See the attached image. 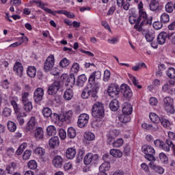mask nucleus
Instances as JSON below:
<instances>
[{"instance_id":"obj_17","label":"nucleus","mask_w":175,"mask_h":175,"mask_svg":"<svg viewBox=\"0 0 175 175\" xmlns=\"http://www.w3.org/2000/svg\"><path fill=\"white\" fill-rule=\"evenodd\" d=\"M52 163L55 167H62V165H64V159L59 155H56L54 157Z\"/></svg>"},{"instance_id":"obj_59","label":"nucleus","mask_w":175,"mask_h":175,"mask_svg":"<svg viewBox=\"0 0 175 175\" xmlns=\"http://www.w3.org/2000/svg\"><path fill=\"white\" fill-rule=\"evenodd\" d=\"M167 76H168L170 79H174L175 69L174 68H170L167 71Z\"/></svg>"},{"instance_id":"obj_1","label":"nucleus","mask_w":175,"mask_h":175,"mask_svg":"<svg viewBox=\"0 0 175 175\" xmlns=\"http://www.w3.org/2000/svg\"><path fill=\"white\" fill-rule=\"evenodd\" d=\"M92 114L96 120L93 121L92 125L97 126L99 128L103 124L102 121V118H103V116H105V107L102 103H96L92 109Z\"/></svg>"},{"instance_id":"obj_33","label":"nucleus","mask_w":175,"mask_h":175,"mask_svg":"<svg viewBox=\"0 0 175 175\" xmlns=\"http://www.w3.org/2000/svg\"><path fill=\"white\" fill-rule=\"evenodd\" d=\"M122 113L126 116L132 114V105L131 104H126L122 108Z\"/></svg>"},{"instance_id":"obj_35","label":"nucleus","mask_w":175,"mask_h":175,"mask_svg":"<svg viewBox=\"0 0 175 175\" xmlns=\"http://www.w3.org/2000/svg\"><path fill=\"white\" fill-rule=\"evenodd\" d=\"M149 118L153 124H159V121H161V118L158 115L154 113H150L149 115Z\"/></svg>"},{"instance_id":"obj_27","label":"nucleus","mask_w":175,"mask_h":175,"mask_svg":"<svg viewBox=\"0 0 175 175\" xmlns=\"http://www.w3.org/2000/svg\"><path fill=\"white\" fill-rule=\"evenodd\" d=\"M87 81V77L85 75L83 74L79 76L78 79L77 81V85L78 87H83L84 85V83Z\"/></svg>"},{"instance_id":"obj_41","label":"nucleus","mask_w":175,"mask_h":175,"mask_svg":"<svg viewBox=\"0 0 175 175\" xmlns=\"http://www.w3.org/2000/svg\"><path fill=\"white\" fill-rule=\"evenodd\" d=\"M129 77L131 80L133 84H134L135 87L138 88V90H142V85H139V80H137L135 77L133 76L131 74H129Z\"/></svg>"},{"instance_id":"obj_58","label":"nucleus","mask_w":175,"mask_h":175,"mask_svg":"<svg viewBox=\"0 0 175 175\" xmlns=\"http://www.w3.org/2000/svg\"><path fill=\"white\" fill-rule=\"evenodd\" d=\"M159 158H160L161 161L163 163L166 164L169 161V159L167 158V156H166V154L163 152L160 153Z\"/></svg>"},{"instance_id":"obj_48","label":"nucleus","mask_w":175,"mask_h":175,"mask_svg":"<svg viewBox=\"0 0 175 175\" xmlns=\"http://www.w3.org/2000/svg\"><path fill=\"white\" fill-rule=\"evenodd\" d=\"M118 120L119 121H120V122L126 123L131 121V118L124 113L123 115H120L118 116Z\"/></svg>"},{"instance_id":"obj_53","label":"nucleus","mask_w":175,"mask_h":175,"mask_svg":"<svg viewBox=\"0 0 175 175\" xmlns=\"http://www.w3.org/2000/svg\"><path fill=\"white\" fill-rule=\"evenodd\" d=\"M70 64V62L66 57H64L63 59H62L59 62V66L61 68H67V66H69Z\"/></svg>"},{"instance_id":"obj_15","label":"nucleus","mask_w":175,"mask_h":175,"mask_svg":"<svg viewBox=\"0 0 175 175\" xmlns=\"http://www.w3.org/2000/svg\"><path fill=\"white\" fill-rule=\"evenodd\" d=\"M167 38H170V35H169V33L165 31L159 33L157 38V43L161 45L165 44V43H166V39H167Z\"/></svg>"},{"instance_id":"obj_56","label":"nucleus","mask_w":175,"mask_h":175,"mask_svg":"<svg viewBox=\"0 0 175 175\" xmlns=\"http://www.w3.org/2000/svg\"><path fill=\"white\" fill-rule=\"evenodd\" d=\"M11 105L14 108V110L16 113V114H18V113H20V107H18V104H17V103L14 100H11Z\"/></svg>"},{"instance_id":"obj_10","label":"nucleus","mask_w":175,"mask_h":175,"mask_svg":"<svg viewBox=\"0 0 175 175\" xmlns=\"http://www.w3.org/2000/svg\"><path fill=\"white\" fill-rule=\"evenodd\" d=\"M61 89V83L59 81H55L48 88L47 92L49 95H56L57 92Z\"/></svg>"},{"instance_id":"obj_3","label":"nucleus","mask_w":175,"mask_h":175,"mask_svg":"<svg viewBox=\"0 0 175 175\" xmlns=\"http://www.w3.org/2000/svg\"><path fill=\"white\" fill-rule=\"evenodd\" d=\"M138 18L141 23L139 27H137V25L135 26L136 30L138 32H143L145 27H150L152 24V17L148 18V15H147L146 11L139 12Z\"/></svg>"},{"instance_id":"obj_29","label":"nucleus","mask_w":175,"mask_h":175,"mask_svg":"<svg viewBox=\"0 0 175 175\" xmlns=\"http://www.w3.org/2000/svg\"><path fill=\"white\" fill-rule=\"evenodd\" d=\"M109 107L112 111H117L120 107V103H118V100L114 99L113 100L110 104Z\"/></svg>"},{"instance_id":"obj_30","label":"nucleus","mask_w":175,"mask_h":175,"mask_svg":"<svg viewBox=\"0 0 175 175\" xmlns=\"http://www.w3.org/2000/svg\"><path fill=\"white\" fill-rule=\"evenodd\" d=\"M27 73L29 77H35L36 76V68L35 66H29L27 68Z\"/></svg>"},{"instance_id":"obj_44","label":"nucleus","mask_w":175,"mask_h":175,"mask_svg":"<svg viewBox=\"0 0 175 175\" xmlns=\"http://www.w3.org/2000/svg\"><path fill=\"white\" fill-rule=\"evenodd\" d=\"M67 136L70 137V139H75V137H76V129H73V127L68 128Z\"/></svg>"},{"instance_id":"obj_13","label":"nucleus","mask_w":175,"mask_h":175,"mask_svg":"<svg viewBox=\"0 0 175 175\" xmlns=\"http://www.w3.org/2000/svg\"><path fill=\"white\" fill-rule=\"evenodd\" d=\"M44 95V90L42 88H38L34 92V100L36 103H39L42 99Z\"/></svg>"},{"instance_id":"obj_62","label":"nucleus","mask_w":175,"mask_h":175,"mask_svg":"<svg viewBox=\"0 0 175 175\" xmlns=\"http://www.w3.org/2000/svg\"><path fill=\"white\" fill-rule=\"evenodd\" d=\"M110 70H105L104 72V77H103V80L104 81H109V80H110Z\"/></svg>"},{"instance_id":"obj_16","label":"nucleus","mask_w":175,"mask_h":175,"mask_svg":"<svg viewBox=\"0 0 175 175\" xmlns=\"http://www.w3.org/2000/svg\"><path fill=\"white\" fill-rule=\"evenodd\" d=\"M73 117V111L69 110L63 115H61L62 122H66L69 124L72 121Z\"/></svg>"},{"instance_id":"obj_21","label":"nucleus","mask_w":175,"mask_h":175,"mask_svg":"<svg viewBox=\"0 0 175 175\" xmlns=\"http://www.w3.org/2000/svg\"><path fill=\"white\" fill-rule=\"evenodd\" d=\"M34 137L36 139V140L43 139V137H44V132L43 131V129L41 127L37 128L34 132Z\"/></svg>"},{"instance_id":"obj_34","label":"nucleus","mask_w":175,"mask_h":175,"mask_svg":"<svg viewBox=\"0 0 175 175\" xmlns=\"http://www.w3.org/2000/svg\"><path fill=\"white\" fill-rule=\"evenodd\" d=\"M64 98L66 100H70L73 98V90L68 88L64 92Z\"/></svg>"},{"instance_id":"obj_61","label":"nucleus","mask_w":175,"mask_h":175,"mask_svg":"<svg viewBox=\"0 0 175 175\" xmlns=\"http://www.w3.org/2000/svg\"><path fill=\"white\" fill-rule=\"evenodd\" d=\"M59 136L62 140H65L66 139V131L64 129H59Z\"/></svg>"},{"instance_id":"obj_24","label":"nucleus","mask_w":175,"mask_h":175,"mask_svg":"<svg viewBox=\"0 0 175 175\" xmlns=\"http://www.w3.org/2000/svg\"><path fill=\"white\" fill-rule=\"evenodd\" d=\"M66 157L68 159H73L76 157V149L74 148H68L66 151Z\"/></svg>"},{"instance_id":"obj_55","label":"nucleus","mask_w":175,"mask_h":175,"mask_svg":"<svg viewBox=\"0 0 175 175\" xmlns=\"http://www.w3.org/2000/svg\"><path fill=\"white\" fill-rule=\"evenodd\" d=\"M2 115L3 117H10V116H12V109L5 107L2 111Z\"/></svg>"},{"instance_id":"obj_23","label":"nucleus","mask_w":175,"mask_h":175,"mask_svg":"<svg viewBox=\"0 0 175 175\" xmlns=\"http://www.w3.org/2000/svg\"><path fill=\"white\" fill-rule=\"evenodd\" d=\"M146 29H144V31H142V33H145V38L147 42H151L155 38V33L150 31H147L146 33Z\"/></svg>"},{"instance_id":"obj_37","label":"nucleus","mask_w":175,"mask_h":175,"mask_svg":"<svg viewBox=\"0 0 175 175\" xmlns=\"http://www.w3.org/2000/svg\"><path fill=\"white\" fill-rule=\"evenodd\" d=\"M149 6L152 12H155L156 10H158V8H159V1L157 0H152L150 2Z\"/></svg>"},{"instance_id":"obj_8","label":"nucleus","mask_w":175,"mask_h":175,"mask_svg":"<svg viewBox=\"0 0 175 175\" xmlns=\"http://www.w3.org/2000/svg\"><path fill=\"white\" fill-rule=\"evenodd\" d=\"M90 121V116L87 113H81L78 118L77 125L79 128H85L88 125Z\"/></svg>"},{"instance_id":"obj_26","label":"nucleus","mask_w":175,"mask_h":175,"mask_svg":"<svg viewBox=\"0 0 175 175\" xmlns=\"http://www.w3.org/2000/svg\"><path fill=\"white\" fill-rule=\"evenodd\" d=\"M75 83H76V79L75 78V75H70V76L67 78L66 83H64L66 87H72Z\"/></svg>"},{"instance_id":"obj_39","label":"nucleus","mask_w":175,"mask_h":175,"mask_svg":"<svg viewBox=\"0 0 175 175\" xmlns=\"http://www.w3.org/2000/svg\"><path fill=\"white\" fill-rule=\"evenodd\" d=\"M80 70V65L78 63H74L70 69L71 75L79 73Z\"/></svg>"},{"instance_id":"obj_36","label":"nucleus","mask_w":175,"mask_h":175,"mask_svg":"<svg viewBox=\"0 0 175 175\" xmlns=\"http://www.w3.org/2000/svg\"><path fill=\"white\" fill-rule=\"evenodd\" d=\"M46 133L49 136H55L57 135V129L54 126H49L46 129Z\"/></svg>"},{"instance_id":"obj_38","label":"nucleus","mask_w":175,"mask_h":175,"mask_svg":"<svg viewBox=\"0 0 175 175\" xmlns=\"http://www.w3.org/2000/svg\"><path fill=\"white\" fill-rule=\"evenodd\" d=\"M22 103H27L29 101V92H23L22 96L21 99Z\"/></svg>"},{"instance_id":"obj_12","label":"nucleus","mask_w":175,"mask_h":175,"mask_svg":"<svg viewBox=\"0 0 175 175\" xmlns=\"http://www.w3.org/2000/svg\"><path fill=\"white\" fill-rule=\"evenodd\" d=\"M170 148L172 150H175V145L173 144V142H172V139H166L165 143L163 142V144L161 145V150H163V151H166V152H170Z\"/></svg>"},{"instance_id":"obj_45","label":"nucleus","mask_w":175,"mask_h":175,"mask_svg":"<svg viewBox=\"0 0 175 175\" xmlns=\"http://www.w3.org/2000/svg\"><path fill=\"white\" fill-rule=\"evenodd\" d=\"M23 109L25 111H27V113H29L31 110H32V103L31 101H29L27 103H23Z\"/></svg>"},{"instance_id":"obj_20","label":"nucleus","mask_w":175,"mask_h":175,"mask_svg":"<svg viewBox=\"0 0 175 175\" xmlns=\"http://www.w3.org/2000/svg\"><path fill=\"white\" fill-rule=\"evenodd\" d=\"M35 120L36 118L33 116L30 118L26 126L27 132H31L35 129V125H36V121Z\"/></svg>"},{"instance_id":"obj_46","label":"nucleus","mask_w":175,"mask_h":175,"mask_svg":"<svg viewBox=\"0 0 175 175\" xmlns=\"http://www.w3.org/2000/svg\"><path fill=\"white\" fill-rule=\"evenodd\" d=\"M170 21V16L167 13H163L161 16V22L163 24H167Z\"/></svg>"},{"instance_id":"obj_14","label":"nucleus","mask_w":175,"mask_h":175,"mask_svg":"<svg viewBox=\"0 0 175 175\" xmlns=\"http://www.w3.org/2000/svg\"><path fill=\"white\" fill-rule=\"evenodd\" d=\"M92 89L90 90H88V89H84L81 93V98H83V99H88V98H90V95H91V99L93 102H96V100H98V98H96L95 100L94 99V96H92V94H94V92H95V90H94V89H92V88H91Z\"/></svg>"},{"instance_id":"obj_22","label":"nucleus","mask_w":175,"mask_h":175,"mask_svg":"<svg viewBox=\"0 0 175 175\" xmlns=\"http://www.w3.org/2000/svg\"><path fill=\"white\" fill-rule=\"evenodd\" d=\"M98 158V155H94L92 153H88L85 157L83 162L85 165H90L94 159H96Z\"/></svg>"},{"instance_id":"obj_63","label":"nucleus","mask_w":175,"mask_h":175,"mask_svg":"<svg viewBox=\"0 0 175 175\" xmlns=\"http://www.w3.org/2000/svg\"><path fill=\"white\" fill-rule=\"evenodd\" d=\"M163 25H162V22L156 21L153 23V28L158 31V29H161Z\"/></svg>"},{"instance_id":"obj_40","label":"nucleus","mask_w":175,"mask_h":175,"mask_svg":"<svg viewBox=\"0 0 175 175\" xmlns=\"http://www.w3.org/2000/svg\"><path fill=\"white\" fill-rule=\"evenodd\" d=\"M110 169V163L105 161L104 162L100 167L99 171L100 172H108Z\"/></svg>"},{"instance_id":"obj_50","label":"nucleus","mask_w":175,"mask_h":175,"mask_svg":"<svg viewBox=\"0 0 175 175\" xmlns=\"http://www.w3.org/2000/svg\"><path fill=\"white\" fill-rule=\"evenodd\" d=\"M24 117H27V113H18L17 116V120L19 123V125H23L25 120Z\"/></svg>"},{"instance_id":"obj_32","label":"nucleus","mask_w":175,"mask_h":175,"mask_svg":"<svg viewBox=\"0 0 175 175\" xmlns=\"http://www.w3.org/2000/svg\"><path fill=\"white\" fill-rule=\"evenodd\" d=\"M109 153L114 158H121L122 157V152L118 149H111Z\"/></svg>"},{"instance_id":"obj_57","label":"nucleus","mask_w":175,"mask_h":175,"mask_svg":"<svg viewBox=\"0 0 175 175\" xmlns=\"http://www.w3.org/2000/svg\"><path fill=\"white\" fill-rule=\"evenodd\" d=\"M27 166H28L29 169L35 170V169H36V167H38V163H36V161L31 160V161H29Z\"/></svg>"},{"instance_id":"obj_7","label":"nucleus","mask_w":175,"mask_h":175,"mask_svg":"<svg viewBox=\"0 0 175 175\" xmlns=\"http://www.w3.org/2000/svg\"><path fill=\"white\" fill-rule=\"evenodd\" d=\"M30 3H31V5H33V3H35L36 6H38V8H40V9H42V10L46 12V13L52 14L53 16H55V14L53 12V10L46 8V6H48V4L42 2L41 0H31L30 1Z\"/></svg>"},{"instance_id":"obj_25","label":"nucleus","mask_w":175,"mask_h":175,"mask_svg":"<svg viewBox=\"0 0 175 175\" xmlns=\"http://www.w3.org/2000/svg\"><path fill=\"white\" fill-rule=\"evenodd\" d=\"M59 145V138L57 136L53 137L49 139V147L51 148H55Z\"/></svg>"},{"instance_id":"obj_60","label":"nucleus","mask_w":175,"mask_h":175,"mask_svg":"<svg viewBox=\"0 0 175 175\" xmlns=\"http://www.w3.org/2000/svg\"><path fill=\"white\" fill-rule=\"evenodd\" d=\"M161 124L164 128H166L167 129L170 128V122L167 120V119H162L161 120Z\"/></svg>"},{"instance_id":"obj_28","label":"nucleus","mask_w":175,"mask_h":175,"mask_svg":"<svg viewBox=\"0 0 175 175\" xmlns=\"http://www.w3.org/2000/svg\"><path fill=\"white\" fill-rule=\"evenodd\" d=\"M16 167H17V165L16 163H12L10 165H8L5 168L8 174H14V172H16Z\"/></svg>"},{"instance_id":"obj_31","label":"nucleus","mask_w":175,"mask_h":175,"mask_svg":"<svg viewBox=\"0 0 175 175\" xmlns=\"http://www.w3.org/2000/svg\"><path fill=\"white\" fill-rule=\"evenodd\" d=\"M117 5L119 8L123 6V9H124V10H128L130 6L129 3H128L127 1H125V0H117Z\"/></svg>"},{"instance_id":"obj_42","label":"nucleus","mask_w":175,"mask_h":175,"mask_svg":"<svg viewBox=\"0 0 175 175\" xmlns=\"http://www.w3.org/2000/svg\"><path fill=\"white\" fill-rule=\"evenodd\" d=\"M42 114L44 117H45L46 118H49L51 117V116H53V111H51V109L49 107H45L42 110Z\"/></svg>"},{"instance_id":"obj_19","label":"nucleus","mask_w":175,"mask_h":175,"mask_svg":"<svg viewBox=\"0 0 175 175\" xmlns=\"http://www.w3.org/2000/svg\"><path fill=\"white\" fill-rule=\"evenodd\" d=\"M24 71V68L23 64L20 62L15 63L14 66V72L18 76V77H23V72Z\"/></svg>"},{"instance_id":"obj_2","label":"nucleus","mask_w":175,"mask_h":175,"mask_svg":"<svg viewBox=\"0 0 175 175\" xmlns=\"http://www.w3.org/2000/svg\"><path fill=\"white\" fill-rule=\"evenodd\" d=\"M101 77L102 72H100L99 70H97L92 72L88 79V82L91 85V88H92L93 91H94V92L92 94V96L94 100L98 99V95L96 94H98L99 87H100L99 83L96 82V80H99Z\"/></svg>"},{"instance_id":"obj_54","label":"nucleus","mask_w":175,"mask_h":175,"mask_svg":"<svg viewBox=\"0 0 175 175\" xmlns=\"http://www.w3.org/2000/svg\"><path fill=\"white\" fill-rule=\"evenodd\" d=\"M35 154H37L40 157H43L46 154V150L42 147H38L34 150Z\"/></svg>"},{"instance_id":"obj_11","label":"nucleus","mask_w":175,"mask_h":175,"mask_svg":"<svg viewBox=\"0 0 175 175\" xmlns=\"http://www.w3.org/2000/svg\"><path fill=\"white\" fill-rule=\"evenodd\" d=\"M120 92L123 94L124 98H127L128 99L132 98L133 94L132 93V90L126 84H122L120 86Z\"/></svg>"},{"instance_id":"obj_4","label":"nucleus","mask_w":175,"mask_h":175,"mask_svg":"<svg viewBox=\"0 0 175 175\" xmlns=\"http://www.w3.org/2000/svg\"><path fill=\"white\" fill-rule=\"evenodd\" d=\"M163 107L167 113L174 114V100L170 96H167L163 98Z\"/></svg>"},{"instance_id":"obj_47","label":"nucleus","mask_w":175,"mask_h":175,"mask_svg":"<svg viewBox=\"0 0 175 175\" xmlns=\"http://www.w3.org/2000/svg\"><path fill=\"white\" fill-rule=\"evenodd\" d=\"M114 132H116V130L111 131L109 133V135L108 136L107 143H108L109 144V146L111 144L113 146V143H114V138L116 136V135H114Z\"/></svg>"},{"instance_id":"obj_9","label":"nucleus","mask_w":175,"mask_h":175,"mask_svg":"<svg viewBox=\"0 0 175 175\" xmlns=\"http://www.w3.org/2000/svg\"><path fill=\"white\" fill-rule=\"evenodd\" d=\"M107 92L111 98H118L120 88L114 84H111L107 89Z\"/></svg>"},{"instance_id":"obj_6","label":"nucleus","mask_w":175,"mask_h":175,"mask_svg":"<svg viewBox=\"0 0 175 175\" xmlns=\"http://www.w3.org/2000/svg\"><path fill=\"white\" fill-rule=\"evenodd\" d=\"M55 64V58L54 55H50L44 64V72H50L54 68Z\"/></svg>"},{"instance_id":"obj_51","label":"nucleus","mask_w":175,"mask_h":175,"mask_svg":"<svg viewBox=\"0 0 175 175\" xmlns=\"http://www.w3.org/2000/svg\"><path fill=\"white\" fill-rule=\"evenodd\" d=\"M84 138L85 140L92 142V140L95 139V135L91 132H88L84 134Z\"/></svg>"},{"instance_id":"obj_64","label":"nucleus","mask_w":175,"mask_h":175,"mask_svg":"<svg viewBox=\"0 0 175 175\" xmlns=\"http://www.w3.org/2000/svg\"><path fill=\"white\" fill-rule=\"evenodd\" d=\"M163 144V141H162L161 139H156L154 141V145L158 148H161Z\"/></svg>"},{"instance_id":"obj_18","label":"nucleus","mask_w":175,"mask_h":175,"mask_svg":"<svg viewBox=\"0 0 175 175\" xmlns=\"http://www.w3.org/2000/svg\"><path fill=\"white\" fill-rule=\"evenodd\" d=\"M129 21L130 23V24H131L132 25H134V29H136L135 26L137 25V27H139L140 28V20H139V16H136V14H133L131 16H129Z\"/></svg>"},{"instance_id":"obj_43","label":"nucleus","mask_w":175,"mask_h":175,"mask_svg":"<svg viewBox=\"0 0 175 175\" xmlns=\"http://www.w3.org/2000/svg\"><path fill=\"white\" fill-rule=\"evenodd\" d=\"M7 126L10 132H15V131L17 129V126L16 125V123L12 121L8 122Z\"/></svg>"},{"instance_id":"obj_52","label":"nucleus","mask_w":175,"mask_h":175,"mask_svg":"<svg viewBox=\"0 0 175 175\" xmlns=\"http://www.w3.org/2000/svg\"><path fill=\"white\" fill-rule=\"evenodd\" d=\"M124 144V139L122 138H119L116 141L113 142V147L116 148H118V147H121Z\"/></svg>"},{"instance_id":"obj_5","label":"nucleus","mask_w":175,"mask_h":175,"mask_svg":"<svg viewBox=\"0 0 175 175\" xmlns=\"http://www.w3.org/2000/svg\"><path fill=\"white\" fill-rule=\"evenodd\" d=\"M142 152L145 154L146 159L148 161H155V150L151 146L145 145L142 147Z\"/></svg>"},{"instance_id":"obj_49","label":"nucleus","mask_w":175,"mask_h":175,"mask_svg":"<svg viewBox=\"0 0 175 175\" xmlns=\"http://www.w3.org/2000/svg\"><path fill=\"white\" fill-rule=\"evenodd\" d=\"M174 9V4L172 2H168L165 5V11L167 13H173Z\"/></svg>"}]
</instances>
